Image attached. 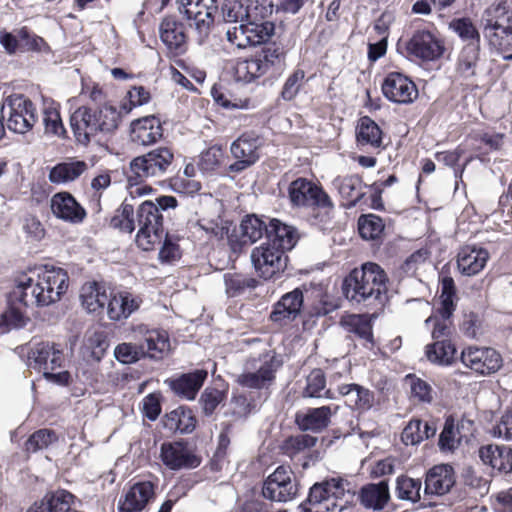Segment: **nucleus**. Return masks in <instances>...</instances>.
I'll return each mask as SVG.
<instances>
[{"instance_id":"nucleus-1","label":"nucleus","mask_w":512,"mask_h":512,"mask_svg":"<svg viewBox=\"0 0 512 512\" xmlns=\"http://www.w3.org/2000/svg\"><path fill=\"white\" fill-rule=\"evenodd\" d=\"M121 112L111 104L97 108L81 106L70 117V124L76 141L88 145L91 141H99V136L114 132L120 123Z\"/></svg>"},{"instance_id":"nucleus-2","label":"nucleus","mask_w":512,"mask_h":512,"mask_svg":"<svg viewBox=\"0 0 512 512\" xmlns=\"http://www.w3.org/2000/svg\"><path fill=\"white\" fill-rule=\"evenodd\" d=\"M387 276L376 263H364L361 269H354L343 282V293L350 301L357 303L381 300L387 292Z\"/></svg>"},{"instance_id":"nucleus-3","label":"nucleus","mask_w":512,"mask_h":512,"mask_svg":"<svg viewBox=\"0 0 512 512\" xmlns=\"http://www.w3.org/2000/svg\"><path fill=\"white\" fill-rule=\"evenodd\" d=\"M177 206V200L173 196H161L152 201L143 202L137 209L135 224L139 230L136 235V243L144 251L153 250L163 238V216L165 211Z\"/></svg>"},{"instance_id":"nucleus-4","label":"nucleus","mask_w":512,"mask_h":512,"mask_svg":"<svg viewBox=\"0 0 512 512\" xmlns=\"http://www.w3.org/2000/svg\"><path fill=\"white\" fill-rule=\"evenodd\" d=\"M441 283V308L436 314L429 316L425 320V325L433 324L432 339L433 343L425 347V356L428 361L434 364L448 365L447 357V338H448V274L442 271L440 273Z\"/></svg>"},{"instance_id":"nucleus-5","label":"nucleus","mask_w":512,"mask_h":512,"mask_svg":"<svg viewBox=\"0 0 512 512\" xmlns=\"http://www.w3.org/2000/svg\"><path fill=\"white\" fill-rule=\"evenodd\" d=\"M175 157L171 148L157 147L132 160L130 168L140 179L163 178L175 170Z\"/></svg>"},{"instance_id":"nucleus-6","label":"nucleus","mask_w":512,"mask_h":512,"mask_svg":"<svg viewBox=\"0 0 512 512\" xmlns=\"http://www.w3.org/2000/svg\"><path fill=\"white\" fill-rule=\"evenodd\" d=\"M281 364L282 362L271 350L258 357H251L246 364V371L239 375L238 383L251 389L267 388L274 381L275 372Z\"/></svg>"},{"instance_id":"nucleus-7","label":"nucleus","mask_w":512,"mask_h":512,"mask_svg":"<svg viewBox=\"0 0 512 512\" xmlns=\"http://www.w3.org/2000/svg\"><path fill=\"white\" fill-rule=\"evenodd\" d=\"M1 114L6 119L7 128L19 134L30 131L38 119L33 102L21 94L8 96L2 105Z\"/></svg>"},{"instance_id":"nucleus-8","label":"nucleus","mask_w":512,"mask_h":512,"mask_svg":"<svg viewBox=\"0 0 512 512\" xmlns=\"http://www.w3.org/2000/svg\"><path fill=\"white\" fill-rule=\"evenodd\" d=\"M275 32V24L271 21H258L249 17L243 24L229 28L226 39L239 49L262 45L268 42Z\"/></svg>"},{"instance_id":"nucleus-9","label":"nucleus","mask_w":512,"mask_h":512,"mask_svg":"<svg viewBox=\"0 0 512 512\" xmlns=\"http://www.w3.org/2000/svg\"><path fill=\"white\" fill-rule=\"evenodd\" d=\"M345 488L342 479L332 478L322 483H315L309 491L305 512H341L344 504L339 500L344 496Z\"/></svg>"},{"instance_id":"nucleus-10","label":"nucleus","mask_w":512,"mask_h":512,"mask_svg":"<svg viewBox=\"0 0 512 512\" xmlns=\"http://www.w3.org/2000/svg\"><path fill=\"white\" fill-rule=\"evenodd\" d=\"M298 481L289 466H278L263 482L262 495L265 499L286 503L296 498Z\"/></svg>"},{"instance_id":"nucleus-11","label":"nucleus","mask_w":512,"mask_h":512,"mask_svg":"<svg viewBox=\"0 0 512 512\" xmlns=\"http://www.w3.org/2000/svg\"><path fill=\"white\" fill-rule=\"evenodd\" d=\"M38 299L37 307L49 306L60 300L68 288V274L62 268L45 269L33 277Z\"/></svg>"},{"instance_id":"nucleus-12","label":"nucleus","mask_w":512,"mask_h":512,"mask_svg":"<svg viewBox=\"0 0 512 512\" xmlns=\"http://www.w3.org/2000/svg\"><path fill=\"white\" fill-rule=\"evenodd\" d=\"M183 13L189 21L192 37L203 44L210 35L217 6L208 5L204 0H182Z\"/></svg>"},{"instance_id":"nucleus-13","label":"nucleus","mask_w":512,"mask_h":512,"mask_svg":"<svg viewBox=\"0 0 512 512\" xmlns=\"http://www.w3.org/2000/svg\"><path fill=\"white\" fill-rule=\"evenodd\" d=\"M251 261L258 275L265 280L284 271L287 266L283 250L267 242L252 250Z\"/></svg>"},{"instance_id":"nucleus-14","label":"nucleus","mask_w":512,"mask_h":512,"mask_svg":"<svg viewBox=\"0 0 512 512\" xmlns=\"http://www.w3.org/2000/svg\"><path fill=\"white\" fill-rule=\"evenodd\" d=\"M160 459L170 470L194 469L201 463V458L182 441L164 442L160 448Z\"/></svg>"},{"instance_id":"nucleus-15","label":"nucleus","mask_w":512,"mask_h":512,"mask_svg":"<svg viewBox=\"0 0 512 512\" xmlns=\"http://www.w3.org/2000/svg\"><path fill=\"white\" fill-rule=\"evenodd\" d=\"M288 191L290 201L295 206H332L329 196L320 187L305 178H297L292 181Z\"/></svg>"},{"instance_id":"nucleus-16","label":"nucleus","mask_w":512,"mask_h":512,"mask_svg":"<svg viewBox=\"0 0 512 512\" xmlns=\"http://www.w3.org/2000/svg\"><path fill=\"white\" fill-rule=\"evenodd\" d=\"M64 353L59 345L51 342H40L31 346L28 352V367L44 373L62 367Z\"/></svg>"},{"instance_id":"nucleus-17","label":"nucleus","mask_w":512,"mask_h":512,"mask_svg":"<svg viewBox=\"0 0 512 512\" xmlns=\"http://www.w3.org/2000/svg\"><path fill=\"white\" fill-rule=\"evenodd\" d=\"M461 362L476 373H495L502 367V357L493 348L468 347L461 353Z\"/></svg>"},{"instance_id":"nucleus-18","label":"nucleus","mask_w":512,"mask_h":512,"mask_svg":"<svg viewBox=\"0 0 512 512\" xmlns=\"http://www.w3.org/2000/svg\"><path fill=\"white\" fill-rule=\"evenodd\" d=\"M156 484L139 481L133 484L118 501V512H141L156 498Z\"/></svg>"},{"instance_id":"nucleus-19","label":"nucleus","mask_w":512,"mask_h":512,"mask_svg":"<svg viewBox=\"0 0 512 512\" xmlns=\"http://www.w3.org/2000/svg\"><path fill=\"white\" fill-rule=\"evenodd\" d=\"M52 215L69 224L79 225L87 217L85 208L69 192L55 193L50 199Z\"/></svg>"},{"instance_id":"nucleus-20","label":"nucleus","mask_w":512,"mask_h":512,"mask_svg":"<svg viewBox=\"0 0 512 512\" xmlns=\"http://www.w3.org/2000/svg\"><path fill=\"white\" fill-rule=\"evenodd\" d=\"M382 92L388 100L398 104L411 103L418 95L416 85L398 72L389 73L385 77Z\"/></svg>"},{"instance_id":"nucleus-21","label":"nucleus","mask_w":512,"mask_h":512,"mask_svg":"<svg viewBox=\"0 0 512 512\" xmlns=\"http://www.w3.org/2000/svg\"><path fill=\"white\" fill-rule=\"evenodd\" d=\"M304 297L300 288L284 294L277 303L274 304L270 313V320L279 327L288 325L294 321L301 312Z\"/></svg>"},{"instance_id":"nucleus-22","label":"nucleus","mask_w":512,"mask_h":512,"mask_svg":"<svg viewBox=\"0 0 512 512\" xmlns=\"http://www.w3.org/2000/svg\"><path fill=\"white\" fill-rule=\"evenodd\" d=\"M406 49L409 55L428 61L436 59L444 51L439 40L425 30L415 32L408 41Z\"/></svg>"},{"instance_id":"nucleus-23","label":"nucleus","mask_w":512,"mask_h":512,"mask_svg":"<svg viewBox=\"0 0 512 512\" xmlns=\"http://www.w3.org/2000/svg\"><path fill=\"white\" fill-rule=\"evenodd\" d=\"M160 39L168 50L176 55L186 51V29L175 17H165L159 26Z\"/></svg>"},{"instance_id":"nucleus-24","label":"nucleus","mask_w":512,"mask_h":512,"mask_svg":"<svg viewBox=\"0 0 512 512\" xmlns=\"http://www.w3.org/2000/svg\"><path fill=\"white\" fill-rule=\"evenodd\" d=\"M489 257L486 248L476 244H466L457 254V265L462 274L472 276L483 270Z\"/></svg>"},{"instance_id":"nucleus-25","label":"nucleus","mask_w":512,"mask_h":512,"mask_svg":"<svg viewBox=\"0 0 512 512\" xmlns=\"http://www.w3.org/2000/svg\"><path fill=\"white\" fill-rule=\"evenodd\" d=\"M163 129L160 120L155 116H146L131 123L130 137L138 145H151L160 140Z\"/></svg>"},{"instance_id":"nucleus-26","label":"nucleus","mask_w":512,"mask_h":512,"mask_svg":"<svg viewBox=\"0 0 512 512\" xmlns=\"http://www.w3.org/2000/svg\"><path fill=\"white\" fill-rule=\"evenodd\" d=\"M479 457L499 474L512 473V447L507 445L488 444L481 446Z\"/></svg>"},{"instance_id":"nucleus-27","label":"nucleus","mask_w":512,"mask_h":512,"mask_svg":"<svg viewBox=\"0 0 512 512\" xmlns=\"http://www.w3.org/2000/svg\"><path fill=\"white\" fill-rule=\"evenodd\" d=\"M337 392L345 398L346 405L359 414L369 411L375 402L374 393L356 383L341 384Z\"/></svg>"},{"instance_id":"nucleus-28","label":"nucleus","mask_w":512,"mask_h":512,"mask_svg":"<svg viewBox=\"0 0 512 512\" xmlns=\"http://www.w3.org/2000/svg\"><path fill=\"white\" fill-rule=\"evenodd\" d=\"M338 410L339 406L337 405L309 408L306 412L296 415V423L301 430L319 432L329 425L331 416L335 415Z\"/></svg>"},{"instance_id":"nucleus-29","label":"nucleus","mask_w":512,"mask_h":512,"mask_svg":"<svg viewBox=\"0 0 512 512\" xmlns=\"http://www.w3.org/2000/svg\"><path fill=\"white\" fill-rule=\"evenodd\" d=\"M141 300L128 291L111 292L107 302V314L111 320L127 319L140 307Z\"/></svg>"},{"instance_id":"nucleus-30","label":"nucleus","mask_w":512,"mask_h":512,"mask_svg":"<svg viewBox=\"0 0 512 512\" xmlns=\"http://www.w3.org/2000/svg\"><path fill=\"white\" fill-rule=\"evenodd\" d=\"M74 499L73 494L63 489L48 492L41 500L36 501L27 512H69Z\"/></svg>"},{"instance_id":"nucleus-31","label":"nucleus","mask_w":512,"mask_h":512,"mask_svg":"<svg viewBox=\"0 0 512 512\" xmlns=\"http://www.w3.org/2000/svg\"><path fill=\"white\" fill-rule=\"evenodd\" d=\"M207 377V371L198 369L184 373L170 381L173 392L188 400H193Z\"/></svg>"},{"instance_id":"nucleus-32","label":"nucleus","mask_w":512,"mask_h":512,"mask_svg":"<svg viewBox=\"0 0 512 512\" xmlns=\"http://www.w3.org/2000/svg\"><path fill=\"white\" fill-rule=\"evenodd\" d=\"M298 240L297 231L294 227L282 223L278 219H272L267 229V243L286 251L291 250Z\"/></svg>"},{"instance_id":"nucleus-33","label":"nucleus","mask_w":512,"mask_h":512,"mask_svg":"<svg viewBox=\"0 0 512 512\" xmlns=\"http://www.w3.org/2000/svg\"><path fill=\"white\" fill-rule=\"evenodd\" d=\"M108 298L109 294H107V289L103 283L88 282L81 288L82 306L90 313L103 310Z\"/></svg>"},{"instance_id":"nucleus-34","label":"nucleus","mask_w":512,"mask_h":512,"mask_svg":"<svg viewBox=\"0 0 512 512\" xmlns=\"http://www.w3.org/2000/svg\"><path fill=\"white\" fill-rule=\"evenodd\" d=\"M333 186L338 190L341 197L347 201L344 204L346 207L355 206L365 194L362 180L357 175L337 177L333 181Z\"/></svg>"},{"instance_id":"nucleus-35","label":"nucleus","mask_w":512,"mask_h":512,"mask_svg":"<svg viewBox=\"0 0 512 512\" xmlns=\"http://www.w3.org/2000/svg\"><path fill=\"white\" fill-rule=\"evenodd\" d=\"M389 499L390 493L387 481H380L376 484H368L364 486L360 492L361 504L369 509H383Z\"/></svg>"},{"instance_id":"nucleus-36","label":"nucleus","mask_w":512,"mask_h":512,"mask_svg":"<svg viewBox=\"0 0 512 512\" xmlns=\"http://www.w3.org/2000/svg\"><path fill=\"white\" fill-rule=\"evenodd\" d=\"M261 139L254 133H244L231 145V153L236 159H244L254 164L259 159Z\"/></svg>"},{"instance_id":"nucleus-37","label":"nucleus","mask_w":512,"mask_h":512,"mask_svg":"<svg viewBox=\"0 0 512 512\" xmlns=\"http://www.w3.org/2000/svg\"><path fill=\"white\" fill-rule=\"evenodd\" d=\"M356 139L362 148H379L382 144V131L375 121L365 116L360 118L356 127Z\"/></svg>"},{"instance_id":"nucleus-38","label":"nucleus","mask_w":512,"mask_h":512,"mask_svg":"<svg viewBox=\"0 0 512 512\" xmlns=\"http://www.w3.org/2000/svg\"><path fill=\"white\" fill-rule=\"evenodd\" d=\"M8 298L26 308L37 306V291L32 276L23 275L17 281Z\"/></svg>"},{"instance_id":"nucleus-39","label":"nucleus","mask_w":512,"mask_h":512,"mask_svg":"<svg viewBox=\"0 0 512 512\" xmlns=\"http://www.w3.org/2000/svg\"><path fill=\"white\" fill-rule=\"evenodd\" d=\"M144 356L161 359L170 349V342L165 331L148 330L144 335Z\"/></svg>"},{"instance_id":"nucleus-40","label":"nucleus","mask_w":512,"mask_h":512,"mask_svg":"<svg viewBox=\"0 0 512 512\" xmlns=\"http://www.w3.org/2000/svg\"><path fill=\"white\" fill-rule=\"evenodd\" d=\"M88 168L84 161L62 162L54 166L49 173V180L55 184H63L74 181Z\"/></svg>"},{"instance_id":"nucleus-41","label":"nucleus","mask_w":512,"mask_h":512,"mask_svg":"<svg viewBox=\"0 0 512 512\" xmlns=\"http://www.w3.org/2000/svg\"><path fill=\"white\" fill-rule=\"evenodd\" d=\"M196 419L189 408L180 406L166 415L164 426L174 432L190 433L194 430Z\"/></svg>"},{"instance_id":"nucleus-42","label":"nucleus","mask_w":512,"mask_h":512,"mask_svg":"<svg viewBox=\"0 0 512 512\" xmlns=\"http://www.w3.org/2000/svg\"><path fill=\"white\" fill-rule=\"evenodd\" d=\"M426 495L441 496L448 492V465H435L426 473L425 488Z\"/></svg>"},{"instance_id":"nucleus-43","label":"nucleus","mask_w":512,"mask_h":512,"mask_svg":"<svg viewBox=\"0 0 512 512\" xmlns=\"http://www.w3.org/2000/svg\"><path fill=\"white\" fill-rule=\"evenodd\" d=\"M23 308L8 298V307L0 316V334L26 326L29 318L25 315Z\"/></svg>"},{"instance_id":"nucleus-44","label":"nucleus","mask_w":512,"mask_h":512,"mask_svg":"<svg viewBox=\"0 0 512 512\" xmlns=\"http://www.w3.org/2000/svg\"><path fill=\"white\" fill-rule=\"evenodd\" d=\"M42 122L46 134L61 137L66 133L60 116L59 105L53 100L44 101L42 109Z\"/></svg>"},{"instance_id":"nucleus-45","label":"nucleus","mask_w":512,"mask_h":512,"mask_svg":"<svg viewBox=\"0 0 512 512\" xmlns=\"http://www.w3.org/2000/svg\"><path fill=\"white\" fill-rule=\"evenodd\" d=\"M269 225H266L260 218L255 215L246 216L240 224V242L243 245L253 244L262 238L263 234H267Z\"/></svg>"},{"instance_id":"nucleus-46","label":"nucleus","mask_w":512,"mask_h":512,"mask_svg":"<svg viewBox=\"0 0 512 512\" xmlns=\"http://www.w3.org/2000/svg\"><path fill=\"white\" fill-rule=\"evenodd\" d=\"M220 12L225 23L243 24L251 16L249 5L242 0H224Z\"/></svg>"},{"instance_id":"nucleus-47","label":"nucleus","mask_w":512,"mask_h":512,"mask_svg":"<svg viewBox=\"0 0 512 512\" xmlns=\"http://www.w3.org/2000/svg\"><path fill=\"white\" fill-rule=\"evenodd\" d=\"M326 378L321 369H315L306 378V386L303 389V397L335 399L331 390H325Z\"/></svg>"},{"instance_id":"nucleus-48","label":"nucleus","mask_w":512,"mask_h":512,"mask_svg":"<svg viewBox=\"0 0 512 512\" xmlns=\"http://www.w3.org/2000/svg\"><path fill=\"white\" fill-rule=\"evenodd\" d=\"M341 325L347 332L353 333L365 342H373L372 326L366 316L348 315L342 318Z\"/></svg>"},{"instance_id":"nucleus-49","label":"nucleus","mask_w":512,"mask_h":512,"mask_svg":"<svg viewBox=\"0 0 512 512\" xmlns=\"http://www.w3.org/2000/svg\"><path fill=\"white\" fill-rule=\"evenodd\" d=\"M501 26H492L483 29V32L491 46L501 52H507L512 48V24Z\"/></svg>"},{"instance_id":"nucleus-50","label":"nucleus","mask_w":512,"mask_h":512,"mask_svg":"<svg viewBox=\"0 0 512 512\" xmlns=\"http://www.w3.org/2000/svg\"><path fill=\"white\" fill-rule=\"evenodd\" d=\"M422 482L408 476H399L396 479L395 494L399 500L417 503L421 499Z\"/></svg>"},{"instance_id":"nucleus-51","label":"nucleus","mask_w":512,"mask_h":512,"mask_svg":"<svg viewBox=\"0 0 512 512\" xmlns=\"http://www.w3.org/2000/svg\"><path fill=\"white\" fill-rule=\"evenodd\" d=\"M475 431L474 421L462 418L454 425V419L450 415V451L462 442L468 443L474 437Z\"/></svg>"},{"instance_id":"nucleus-52","label":"nucleus","mask_w":512,"mask_h":512,"mask_svg":"<svg viewBox=\"0 0 512 512\" xmlns=\"http://www.w3.org/2000/svg\"><path fill=\"white\" fill-rule=\"evenodd\" d=\"M480 45L478 43L466 44L459 55L456 67L457 73L464 77L473 76L479 59Z\"/></svg>"},{"instance_id":"nucleus-53","label":"nucleus","mask_w":512,"mask_h":512,"mask_svg":"<svg viewBox=\"0 0 512 512\" xmlns=\"http://www.w3.org/2000/svg\"><path fill=\"white\" fill-rule=\"evenodd\" d=\"M225 291L228 297H236L244 293L246 289L257 286V280L239 273L224 274Z\"/></svg>"},{"instance_id":"nucleus-54","label":"nucleus","mask_w":512,"mask_h":512,"mask_svg":"<svg viewBox=\"0 0 512 512\" xmlns=\"http://www.w3.org/2000/svg\"><path fill=\"white\" fill-rule=\"evenodd\" d=\"M261 61L255 58L240 60L235 65V78L237 81L250 83L264 75Z\"/></svg>"},{"instance_id":"nucleus-55","label":"nucleus","mask_w":512,"mask_h":512,"mask_svg":"<svg viewBox=\"0 0 512 512\" xmlns=\"http://www.w3.org/2000/svg\"><path fill=\"white\" fill-rule=\"evenodd\" d=\"M511 14L508 10L506 2H501L487 8L482 17L483 29L491 28L492 26L502 27L504 24H511Z\"/></svg>"},{"instance_id":"nucleus-56","label":"nucleus","mask_w":512,"mask_h":512,"mask_svg":"<svg viewBox=\"0 0 512 512\" xmlns=\"http://www.w3.org/2000/svg\"><path fill=\"white\" fill-rule=\"evenodd\" d=\"M384 227L382 219L374 214L362 215L358 220L359 234L366 240L379 238L384 231Z\"/></svg>"},{"instance_id":"nucleus-57","label":"nucleus","mask_w":512,"mask_h":512,"mask_svg":"<svg viewBox=\"0 0 512 512\" xmlns=\"http://www.w3.org/2000/svg\"><path fill=\"white\" fill-rule=\"evenodd\" d=\"M134 208L132 205L123 203L110 220L111 227L122 232L132 233L135 228Z\"/></svg>"},{"instance_id":"nucleus-58","label":"nucleus","mask_w":512,"mask_h":512,"mask_svg":"<svg viewBox=\"0 0 512 512\" xmlns=\"http://www.w3.org/2000/svg\"><path fill=\"white\" fill-rule=\"evenodd\" d=\"M317 438L309 434L290 436L283 443V450L289 457L304 453L316 445Z\"/></svg>"},{"instance_id":"nucleus-59","label":"nucleus","mask_w":512,"mask_h":512,"mask_svg":"<svg viewBox=\"0 0 512 512\" xmlns=\"http://www.w3.org/2000/svg\"><path fill=\"white\" fill-rule=\"evenodd\" d=\"M450 28L466 44L478 43L480 45V34L472 20L468 17L454 19L450 22Z\"/></svg>"},{"instance_id":"nucleus-60","label":"nucleus","mask_w":512,"mask_h":512,"mask_svg":"<svg viewBox=\"0 0 512 512\" xmlns=\"http://www.w3.org/2000/svg\"><path fill=\"white\" fill-rule=\"evenodd\" d=\"M230 222L220 216L216 218H201L198 220V227L210 238L222 239L230 230Z\"/></svg>"},{"instance_id":"nucleus-61","label":"nucleus","mask_w":512,"mask_h":512,"mask_svg":"<svg viewBox=\"0 0 512 512\" xmlns=\"http://www.w3.org/2000/svg\"><path fill=\"white\" fill-rule=\"evenodd\" d=\"M488 432L494 438L512 441V407L507 408L502 415L495 420Z\"/></svg>"},{"instance_id":"nucleus-62","label":"nucleus","mask_w":512,"mask_h":512,"mask_svg":"<svg viewBox=\"0 0 512 512\" xmlns=\"http://www.w3.org/2000/svg\"><path fill=\"white\" fill-rule=\"evenodd\" d=\"M405 384L410 387L411 397L423 403L432 401L431 386L424 380L409 374L405 377Z\"/></svg>"},{"instance_id":"nucleus-63","label":"nucleus","mask_w":512,"mask_h":512,"mask_svg":"<svg viewBox=\"0 0 512 512\" xmlns=\"http://www.w3.org/2000/svg\"><path fill=\"white\" fill-rule=\"evenodd\" d=\"M109 344L102 334L95 333L90 336L84 346V355L94 362H100L104 357Z\"/></svg>"},{"instance_id":"nucleus-64","label":"nucleus","mask_w":512,"mask_h":512,"mask_svg":"<svg viewBox=\"0 0 512 512\" xmlns=\"http://www.w3.org/2000/svg\"><path fill=\"white\" fill-rule=\"evenodd\" d=\"M115 358L123 364H132L144 357V345L132 343L118 344L114 349Z\"/></svg>"}]
</instances>
